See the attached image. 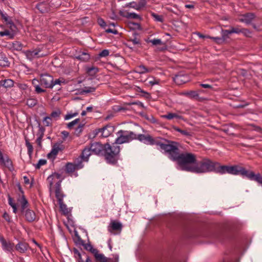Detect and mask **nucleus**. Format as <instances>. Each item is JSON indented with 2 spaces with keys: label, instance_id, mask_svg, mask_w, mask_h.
Returning a JSON list of instances; mask_svg holds the SVG:
<instances>
[{
  "label": "nucleus",
  "instance_id": "1",
  "mask_svg": "<svg viewBox=\"0 0 262 262\" xmlns=\"http://www.w3.org/2000/svg\"><path fill=\"white\" fill-rule=\"evenodd\" d=\"M166 142L170 148L164 152L168 154L171 159L178 162V169L193 172L196 163L194 155L188 152L179 154L178 143Z\"/></svg>",
  "mask_w": 262,
  "mask_h": 262
},
{
  "label": "nucleus",
  "instance_id": "2",
  "mask_svg": "<svg viewBox=\"0 0 262 262\" xmlns=\"http://www.w3.org/2000/svg\"><path fill=\"white\" fill-rule=\"evenodd\" d=\"M235 168L234 165H221L219 162L206 159L200 162L196 163L193 172L200 173L213 171L220 174H232L236 173Z\"/></svg>",
  "mask_w": 262,
  "mask_h": 262
},
{
  "label": "nucleus",
  "instance_id": "3",
  "mask_svg": "<svg viewBox=\"0 0 262 262\" xmlns=\"http://www.w3.org/2000/svg\"><path fill=\"white\" fill-rule=\"evenodd\" d=\"M93 154L95 155H103L108 163H115L120 152V147L113 144L111 145L106 143L104 145L99 143L95 142L91 144L89 147Z\"/></svg>",
  "mask_w": 262,
  "mask_h": 262
},
{
  "label": "nucleus",
  "instance_id": "4",
  "mask_svg": "<svg viewBox=\"0 0 262 262\" xmlns=\"http://www.w3.org/2000/svg\"><path fill=\"white\" fill-rule=\"evenodd\" d=\"M135 140H138L146 145H157L159 147L158 149L163 152H165L166 149L170 148L168 146V142L164 143L162 141L163 140L162 139L159 137L154 138L149 134H136Z\"/></svg>",
  "mask_w": 262,
  "mask_h": 262
},
{
  "label": "nucleus",
  "instance_id": "5",
  "mask_svg": "<svg viewBox=\"0 0 262 262\" xmlns=\"http://www.w3.org/2000/svg\"><path fill=\"white\" fill-rule=\"evenodd\" d=\"M235 170L237 171L236 174H232L233 175H238L241 174L242 176L246 177L251 181H254L258 184L262 186V176L259 173H254L252 171H248L243 167H239L237 165H234Z\"/></svg>",
  "mask_w": 262,
  "mask_h": 262
},
{
  "label": "nucleus",
  "instance_id": "6",
  "mask_svg": "<svg viewBox=\"0 0 262 262\" xmlns=\"http://www.w3.org/2000/svg\"><path fill=\"white\" fill-rule=\"evenodd\" d=\"M117 138L114 144H121L128 143L136 139V134L133 132L120 130L117 133Z\"/></svg>",
  "mask_w": 262,
  "mask_h": 262
},
{
  "label": "nucleus",
  "instance_id": "7",
  "mask_svg": "<svg viewBox=\"0 0 262 262\" xmlns=\"http://www.w3.org/2000/svg\"><path fill=\"white\" fill-rule=\"evenodd\" d=\"M47 181L49 184V190L52 191L54 186L55 188L61 186V175L58 173H53L48 177Z\"/></svg>",
  "mask_w": 262,
  "mask_h": 262
},
{
  "label": "nucleus",
  "instance_id": "8",
  "mask_svg": "<svg viewBox=\"0 0 262 262\" xmlns=\"http://www.w3.org/2000/svg\"><path fill=\"white\" fill-rule=\"evenodd\" d=\"M114 131V127L111 125H106L101 128L95 130V135L103 138L108 137Z\"/></svg>",
  "mask_w": 262,
  "mask_h": 262
},
{
  "label": "nucleus",
  "instance_id": "9",
  "mask_svg": "<svg viewBox=\"0 0 262 262\" xmlns=\"http://www.w3.org/2000/svg\"><path fill=\"white\" fill-rule=\"evenodd\" d=\"M64 148V146L62 142H56L54 143L51 151L48 154V158L50 159H55L58 152Z\"/></svg>",
  "mask_w": 262,
  "mask_h": 262
},
{
  "label": "nucleus",
  "instance_id": "10",
  "mask_svg": "<svg viewBox=\"0 0 262 262\" xmlns=\"http://www.w3.org/2000/svg\"><path fill=\"white\" fill-rule=\"evenodd\" d=\"M40 81L41 84L44 85L46 88L52 89L54 86L53 77L48 74H42L40 76Z\"/></svg>",
  "mask_w": 262,
  "mask_h": 262
},
{
  "label": "nucleus",
  "instance_id": "11",
  "mask_svg": "<svg viewBox=\"0 0 262 262\" xmlns=\"http://www.w3.org/2000/svg\"><path fill=\"white\" fill-rule=\"evenodd\" d=\"M0 243L2 244V248L4 251L6 253H12L13 251L14 245L10 241H6L5 238L0 235Z\"/></svg>",
  "mask_w": 262,
  "mask_h": 262
},
{
  "label": "nucleus",
  "instance_id": "12",
  "mask_svg": "<svg viewBox=\"0 0 262 262\" xmlns=\"http://www.w3.org/2000/svg\"><path fill=\"white\" fill-rule=\"evenodd\" d=\"M83 167L82 161H78L76 163H68L66 165V170L68 173H72L76 169H79Z\"/></svg>",
  "mask_w": 262,
  "mask_h": 262
},
{
  "label": "nucleus",
  "instance_id": "13",
  "mask_svg": "<svg viewBox=\"0 0 262 262\" xmlns=\"http://www.w3.org/2000/svg\"><path fill=\"white\" fill-rule=\"evenodd\" d=\"M40 50L36 49L31 51H28L26 53L27 58L29 60H32L36 58H39L45 55L40 54Z\"/></svg>",
  "mask_w": 262,
  "mask_h": 262
},
{
  "label": "nucleus",
  "instance_id": "14",
  "mask_svg": "<svg viewBox=\"0 0 262 262\" xmlns=\"http://www.w3.org/2000/svg\"><path fill=\"white\" fill-rule=\"evenodd\" d=\"M15 248L16 251L21 253H24L28 249H31L28 243L23 242H19Z\"/></svg>",
  "mask_w": 262,
  "mask_h": 262
},
{
  "label": "nucleus",
  "instance_id": "15",
  "mask_svg": "<svg viewBox=\"0 0 262 262\" xmlns=\"http://www.w3.org/2000/svg\"><path fill=\"white\" fill-rule=\"evenodd\" d=\"M254 18L255 15L253 13H247L242 15L239 18V20L246 25H249L251 23Z\"/></svg>",
  "mask_w": 262,
  "mask_h": 262
},
{
  "label": "nucleus",
  "instance_id": "16",
  "mask_svg": "<svg viewBox=\"0 0 262 262\" xmlns=\"http://www.w3.org/2000/svg\"><path fill=\"white\" fill-rule=\"evenodd\" d=\"M73 252L74 257L77 262H81V261L85 260V258H86V256H88L85 252H82L81 253L78 249L75 248L73 249Z\"/></svg>",
  "mask_w": 262,
  "mask_h": 262
},
{
  "label": "nucleus",
  "instance_id": "17",
  "mask_svg": "<svg viewBox=\"0 0 262 262\" xmlns=\"http://www.w3.org/2000/svg\"><path fill=\"white\" fill-rule=\"evenodd\" d=\"M173 80L177 84L181 85L188 80V77L183 74H179L173 77Z\"/></svg>",
  "mask_w": 262,
  "mask_h": 262
},
{
  "label": "nucleus",
  "instance_id": "18",
  "mask_svg": "<svg viewBox=\"0 0 262 262\" xmlns=\"http://www.w3.org/2000/svg\"><path fill=\"white\" fill-rule=\"evenodd\" d=\"M36 8L39 10L41 13L48 12L50 9V5L47 2H42L38 3L36 5Z\"/></svg>",
  "mask_w": 262,
  "mask_h": 262
},
{
  "label": "nucleus",
  "instance_id": "19",
  "mask_svg": "<svg viewBox=\"0 0 262 262\" xmlns=\"http://www.w3.org/2000/svg\"><path fill=\"white\" fill-rule=\"evenodd\" d=\"M90 252H91L94 256L96 259L98 261L101 262L105 257L104 256L103 254L99 253L98 250L92 247V248H90L89 250Z\"/></svg>",
  "mask_w": 262,
  "mask_h": 262
},
{
  "label": "nucleus",
  "instance_id": "20",
  "mask_svg": "<svg viewBox=\"0 0 262 262\" xmlns=\"http://www.w3.org/2000/svg\"><path fill=\"white\" fill-rule=\"evenodd\" d=\"M92 154V152L90 147H85L82 150L81 155L80 156V158L81 159L80 161L83 160V161L88 162L89 160V158Z\"/></svg>",
  "mask_w": 262,
  "mask_h": 262
},
{
  "label": "nucleus",
  "instance_id": "21",
  "mask_svg": "<svg viewBox=\"0 0 262 262\" xmlns=\"http://www.w3.org/2000/svg\"><path fill=\"white\" fill-rule=\"evenodd\" d=\"M161 117L163 119H166L167 120H171L174 118L177 119L182 120L183 119L182 116L179 115L177 113H168L165 115H163L161 116Z\"/></svg>",
  "mask_w": 262,
  "mask_h": 262
},
{
  "label": "nucleus",
  "instance_id": "22",
  "mask_svg": "<svg viewBox=\"0 0 262 262\" xmlns=\"http://www.w3.org/2000/svg\"><path fill=\"white\" fill-rule=\"evenodd\" d=\"M152 71V69H147L143 65H140L138 66L135 70V72L143 74L147 73H149Z\"/></svg>",
  "mask_w": 262,
  "mask_h": 262
},
{
  "label": "nucleus",
  "instance_id": "23",
  "mask_svg": "<svg viewBox=\"0 0 262 262\" xmlns=\"http://www.w3.org/2000/svg\"><path fill=\"white\" fill-rule=\"evenodd\" d=\"M25 215L27 220L29 222H33L35 219V214L34 212L31 210H26Z\"/></svg>",
  "mask_w": 262,
  "mask_h": 262
},
{
  "label": "nucleus",
  "instance_id": "24",
  "mask_svg": "<svg viewBox=\"0 0 262 262\" xmlns=\"http://www.w3.org/2000/svg\"><path fill=\"white\" fill-rule=\"evenodd\" d=\"M89 54L84 52H80L79 54L76 56V58L83 61H86L90 59Z\"/></svg>",
  "mask_w": 262,
  "mask_h": 262
},
{
  "label": "nucleus",
  "instance_id": "25",
  "mask_svg": "<svg viewBox=\"0 0 262 262\" xmlns=\"http://www.w3.org/2000/svg\"><path fill=\"white\" fill-rule=\"evenodd\" d=\"M9 64L10 62L6 56L3 54H0V66L6 67Z\"/></svg>",
  "mask_w": 262,
  "mask_h": 262
},
{
  "label": "nucleus",
  "instance_id": "26",
  "mask_svg": "<svg viewBox=\"0 0 262 262\" xmlns=\"http://www.w3.org/2000/svg\"><path fill=\"white\" fill-rule=\"evenodd\" d=\"M0 84L6 88H11L13 86L14 81L10 79H7L0 81Z\"/></svg>",
  "mask_w": 262,
  "mask_h": 262
},
{
  "label": "nucleus",
  "instance_id": "27",
  "mask_svg": "<svg viewBox=\"0 0 262 262\" xmlns=\"http://www.w3.org/2000/svg\"><path fill=\"white\" fill-rule=\"evenodd\" d=\"M55 193L58 201H60L61 200H63L65 196L61 191V186L55 188Z\"/></svg>",
  "mask_w": 262,
  "mask_h": 262
},
{
  "label": "nucleus",
  "instance_id": "28",
  "mask_svg": "<svg viewBox=\"0 0 262 262\" xmlns=\"http://www.w3.org/2000/svg\"><path fill=\"white\" fill-rule=\"evenodd\" d=\"M0 162L5 165V166H9L11 165V162L8 158L6 157L5 158L3 156V154L0 150Z\"/></svg>",
  "mask_w": 262,
  "mask_h": 262
},
{
  "label": "nucleus",
  "instance_id": "29",
  "mask_svg": "<svg viewBox=\"0 0 262 262\" xmlns=\"http://www.w3.org/2000/svg\"><path fill=\"white\" fill-rule=\"evenodd\" d=\"M58 202L61 211H62L63 214H67L69 213L67 205L63 203V200H61L60 201H58Z\"/></svg>",
  "mask_w": 262,
  "mask_h": 262
},
{
  "label": "nucleus",
  "instance_id": "30",
  "mask_svg": "<svg viewBox=\"0 0 262 262\" xmlns=\"http://www.w3.org/2000/svg\"><path fill=\"white\" fill-rule=\"evenodd\" d=\"M25 144L28 149V154L29 156L31 157L33 151V147L30 143L29 139L26 138H25Z\"/></svg>",
  "mask_w": 262,
  "mask_h": 262
},
{
  "label": "nucleus",
  "instance_id": "31",
  "mask_svg": "<svg viewBox=\"0 0 262 262\" xmlns=\"http://www.w3.org/2000/svg\"><path fill=\"white\" fill-rule=\"evenodd\" d=\"M111 227L114 230H121L122 226L120 223L114 221L111 223Z\"/></svg>",
  "mask_w": 262,
  "mask_h": 262
},
{
  "label": "nucleus",
  "instance_id": "32",
  "mask_svg": "<svg viewBox=\"0 0 262 262\" xmlns=\"http://www.w3.org/2000/svg\"><path fill=\"white\" fill-rule=\"evenodd\" d=\"M23 47V45L19 41H14L12 43V48L16 51H20Z\"/></svg>",
  "mask_w": 262,
  "mask_h": 262
},
{
  "label": "nucleus",
  "instance_id": "33",
  "mask_svg": "<svg viewBox=\"0 0 262 262\" xmlns=\"http://www.w3.org/2000/svg\"><path fill=\"white\" fill-rule=\"evenodd\" d=\"M20 202L21 204L22 211H24V210L27 208L28 204L27 200L25 199L24 195H22L20 200Z\"/></svg>",
  "mask_w": 262,
  "mask_h": 262
},
{
  "label": "nucleus",
  "instance_id": "34",
  "mask_svg": "<svg viewBox=\"0 0 262 262\" xmlns=\"http://www.w3.org/2000/svg\"><path fill=\"white\" fill-rule=\"evenodd\" d=\"M151 16L154 18L155 20L157 22L162 23L164 21L163 17L162 15H158L154 12H151Z\"/></svg>",
  "mask_w": 262,
  "mask_h": 262
},
{
  "label": "nucleus",
  "instance_id": "35",
  "mask_svg": "<svg viewBox=\"0 0 262 262\" xmlns=\"http://www.w3.org/2000/svg\"><path fill=\"white\" fill-rule=\"evenodd\" d=\"M8 204L13 208V212L15 213L17 211V207L16 204L13 202L12 198L9 196L8 198Z\"/></svg>",
  "mask_w": 262,
  "mask_h": 262
},
{
  "label": "nucleus",
  "instance_id": "36",
  "mask_svg": "<svg viewBox=\"0 0 262 262\" xmlns=\"http://www.w3.org/2000/svg\"><path fill=\"white\" fill-rule=\"evenodd\" d=\"M1 15L2 18L7 22H8L9 24H10V27L12 28V27H15V26L14 24L12 22L11 20L9 18V17L8 16L7 14H4L3 12H1Z\"/></svg>",
  "mask_w": 262,
  "mask_h": 262
},
{
  "label": "nucleus",
  "instance_id": "37",
  "mask_svg": "<svg viewBox=\"0 0 262 262\" xmlns=\"http://www.w3.org/2000/svg\"><path fill=\"white\" fill-rule=\"evenodd\" d=\"M222 38L223 40H225L229 38V35L231 34L230 30H222L221 31Z\"/></svg>",
  "mask_w": 262,
  "mask_h": 262
},
{
  "label": "nucleus",
  "instance_id": "38",
  "mask_svg": "<svg viewBox=\"0 0 262 262\" xmlns=\"http://www.w3.org/2000/svg\"><path fill=\"white\" fill-rule=\"evenodd\" d=\"M96 88L92 86L84 87L81 91L82 94H87L95 92Z\"/></svg>",
  "mask_w": 262,
  "mask_h": 262
},
{
  "label": "nucleus",
  "instance_id": "39",
  "mask_svg": "<svg viewBox=\"0 0 262 262\" xmlns=\"http://www.w3.org/2000/svg\"><path fill=\"white\" fill-rule=\"evenodd\" d=\"M175 130H177V132L180 133L182 135H183L184 136L190 137L192 136V133L186 130H182L178 127L176 128Z\"/></svg>",
  "mask_w": 262,
  "mask_h": 262
},
{
  "label": "nucleus",
  "instance_id": "40",
  "mask_svg": "<svg viewBox=\"0 0 262 262\" xmlns=\"http://www.w3.org/2000/svg\"><path fill=\"white\" fill-rule=\"evenodd\" d=\"M37 103V100L34 98H29L27 100V105L29 107L34 106Z\"/></svg>",
  "mask_w": 262,
  "mask_h": 262
},
{
  "label": "nucleus",
  "instance_id": "41",
  "mask_svg": "<svg viewBox=\"0 0 262 262\" xmlns=\"http://www.w3.org/2000/svg\"><path fill=\"white\" fill-rule=\"evenodd\" d=\"M125 17L128 18H132L138 19H141V17L139 15L134 12L128 13L127 15L125 16Z\"/></svg>",
  "mask_w": 262,
  "mask_h": 262
},
{
  "label": "nucleus",
  "instance_id": "42",
  "mask_svg": "<svg viewBox=\"0 0 262 262\" xmlns=\"http://www.w3.org/2000/svg\"><path fill=\"white\" fill-rule=\"evenodd\" d=\"M125 7L132 8H133L136 10H138V11L139 10V7L137 5V4L135 2H132L130 3H127L125 4Z\"/></svg>",
  "mask_w": 262,
  "mask_h": 262
},
{
  "label": "nucleus",
  "instance_id": "43",
  "mask_svg": "<svg viewBox=\"0 0 262 262\" xmlns=\"http://www.w3.org/2000/svg\"><path fill=\"white\" fill-rule=\"evenodd\" d=\"M83 126H84L83 124H80L75 129V134L76 136H79L80 135V134L82 133V130H83Z\"/></svg>",
  "mask_w": 262,
  "mask_h": 262
},
{
  "label": "nucleus",
  "instance_id": "44",
  "mask_svg": "<svg viewBox=\"0 0 262 262\" xmlns=\"http://www.w3.org/2000/svg\"><path fill=\"white\" fill-rule=\"evenodd\" d=\"M78 115V112H75V113H68L67 115H66L64 116V120H69L74 117H76L77 116V115Z\"/></svg>",
  "mask_w": 262,
  "mask_h": 262
},
{
  "label": "nucleus",
  "instance_id": "45",
  "mask_svg": "<svg viewBox=\"0 0 262 262\" xmlns=\"http://www.w3.org/2000/svg\"><path fill=\"white\" fill-rule=\"evenodd\" d=\"M241 30L242 28H239V27H231L230 29V33L231 34L232 33H235V34H240L241 33Z\"/></svg>",
  "mask_w": 262,
  "mask_h": 262
},
{
  "label": "nucleus",
  "instance_id": "46",
  "mask_svg": "<svg viewBox=\"0 0 262 262\" xmlns=\"http://www.w3.org/2000/svg\"><path fill=\"white\" fill-rule=\"evenodd\" d=\"M43 124L46 126H49L51 125V118L50 117H46L43 119Z\"/></svg>",
  "mask_w": 262,
  "mask_h": 262
},
{
  "label": "nucleus",
  "instance_id": "47",
  "mask_svg": "<svg viewBox=\"0 0 262 262\" xmlns=\"http://www.w3.org/2000/svg\"><path fill=\"white\" fill-rule=\"evenodd\" d=\"M149 42H151L153 45L157 46L162 44V41L160 39L154 38L150 40Z\"/></svg>",
  "mask_w": 262,
  "mask_h": 262
},
{
  "label": "nucleus",
  "instance_id": "48",
  "mask_svg": "<svg viewBox=\"0 0 262 262\" xmlns=\"http://www.w3.org/2000/svg\"><path fill=\"white\" fill-rule=\"evenodd\" d=\"M80 121V119L77 118V119H75L74 120L69 122L67 124V127L69 128H72L73 126H74V125H75L76 124H78V122H79Z\"/></svg>",
  "mask_w": 262,
  "mask_h": 262
},
{
  "label": "nucleus",
  "instance_id": "49",
  "mask_svg": "<svg viewBox=\"0 0 262 262\" xmlns=\"http://www.w3.org/2000/svg\"><path fill=\"white\" fill-rule=\"evenodd\" d=\"M53 84L54 86L55 85H61L62 83H65V81L63 78H58L56 79L55 80H53Z\"/></svg>",
  "mask_w": 262,
  "mask_h": 262
},
{
  "label": "nucleus",
  "instance_id": "50",
  "mask_svg": "<svg viewBox=\"0 0 262 262\" xmlns=\"http://www.w3.org/2000/svg\"><path fill=\"white\" fill-rule=\"evenodd\" d=\"M60 114L61 112L60 110L55 111L52 112L51 117L53 118L57 119L59 117Z\"/></svg>",
  "mask_w": 262,
  "mask_h": 262
},
{
  "label": "nucleus",
  "instance_id": "51",
  "mask_svg": "<svg viewBox=\"0 0 262 262\" xmlns=\"http://www.w3.org/2000/svg\"><path fill=\"white\" fill-rule=\"evenodd\" d=\"M47 163L46 160L44 159H40L38 163L35 165V168L37 169H39L41 166L45 165Z\"/></svg>",
  "mask_w": 262,
  "mask_h": 262
},
{
  "label": "nucleus",
  "instance_id": "52",
  "mask_svg": "<svg viewBox=\"0 0 262 262\" xmlns=\"http://www.w3.org/2000/svg\"><path fill=\"white\" fill-rule=\"evenodd\" d=\"M241 33L243 34L246 37H249L251 34V32L249 30L245 28H242Z\"/></svg>",
  "mask_w": 262,
  "mask_h": 262
},
{
  "label": "nucleus",
  "instance_id": "53",
  "mask_svg": "<svg viewBox=\"0 0 262 262\" xmlns=\"http://www.w3.org/2000/svg\"><path fill=\"white\" fill-rule=\"evenodd\" d=\"M146 0H140V2L137 4L139 10L144 7L146 6Z\"/></svg>",
  "mask_w": 262,
  "mask_h": 262
},
{
  "label": "nucleus",
  "instance_id": "54",
  "mask_svg": "<svg viewBox=\"0 0 262 262\" xmlns=\"http://www.w3.org/2000/svg\"><path fill=\"white\" fill-rule=\"evenodd\" d=\"M109 55V51L107 50H102L99 54V56L101 57H105Z\"/></svg>",
  "mask_w": 262,
  "mask_h": 262
},
{
  "label": "nucleus",
  "instance_id": "55",
  "mask_svg": "<svg viewBox=\"0 0 262 262\" xmlns=\"http://www.w3.org/2000/svg\"><path fill=\"white\" fill-rule=\"evenodd\" d=\"M105 32L107 33H112L114 34H117L118 31L115 29L107 28L105 29Z\"/></svg>",
  "mask_w": 262,
  "mask_h": 262
},
{
  "label": "nucleus",
  "instance_id": "56",
  "mask_svg": "<svg viewBox=\"0 0 262 262\" xmlns=\"http://www.w3.org/2000/svg\"><path fill=\"white\" fill-rule=\"evenodd\" d=\"M43 137V134L40 135L36 139V142L38 146L39 147H41V142H42V139Z\"/></svg>",
  "mask_w": 262,
  "mask_h": 262
},
{
  "label": "nucleus",
  "instance_id": "57",
  "mask_svg": "<svg viewBox=\"0 0 262 262\" xmlns=\"http://www.w3.org/2000/svg\"><path fill=\"white\" fill-rule=\"evenodd\" d=\"M159 83V80L156 79L154 78H152L151 80L148 81V83L151 85H154L156 84H158Z\"/></svg>",
  "mask_w": 262,
  "mask_h": 262
},
{
  "label": "nucleus",
  "instance_id": "58",
  "mask_svg": "<svg viewBox=\"0 0 262 262\" xmlns=\"http://www.w3.org/2000/svg\"><path fill=\"white\" fill-rule=\"evenodd\" d=\"M87 72L91 73V72H93L94 74L98 72V70L97 68L92 67H89L86 69Z\"/></svg>",
  "mask_w": 262,
  "mask_h": 262
},
{
  "label": "nucleus",
  "instance_id": "59",
  "mask_svg": "<svg viewBox=\"0 0 262 262\" xmlns=\"http://www.w3.org/2000/svg\"><path fill=\"white\" fill-rule=\"evenodd\" d=\"M35 92L37 93H40L45 92L46 91L45 90L41 89L38 85H35Z\"/></svg>",
  "mask_w": 262,
  "mask_h": 262
},
{
  "label": "nucleus",
  "instance_id": "60",
  "mask_svg": "<svg viewBox=\"0 0 262 262\" xmlns=\"http://www.w3.org/2000/svg\"><path fill=\"white\" fill-rule=\"evenodd\" d=\"M187 95L190 96L191 98H194L198 96V94L195 91H190L187 93Z\"/></svg>",
  "mask_w": 262,
  "mask_h": 262
},
{
  "label": "nucleus",
  "instance_id": "61",
  "mask_svg": "<svg viewBox=\"0 0 262 262\" xmlns=\"http://www.w3.org/2000/svg\"><path fill=\"white\" fill-rule=\"evenodd\" d=\"M82 245L84 249L87 251H89L90 249L92 248V247H93V246L90 243L82 244Z\"/></svg>",
  "mask_w": 262,
  "mask_h": 262
},
{
  "label": "nucleus",
  "instance_id": "62",
  "mask_svg": "<svg viewBox=\"0 0 262 262\" xmlns=\"http://www.w3.org/2000/svg\"><path fill=\"white\" fill-rule=\"evenodd\" d=\"M98 24H99V25L100 26L104 27L106 26V23L103 19L99 18V19H98Z\"/></svg>",
  "mask_w": 262,
  "mask_h": 262
},
{
  "label": "nucleus",
  "instance_id": "63",
  "mask_svg": "<svg viewBox=\"0 0 262 262\" xmlns=\"http://www.w3.org/2000/svg\"><path fill=\"white\" fill-rule=\"evenodd\" d=\"M61 135L62 136L63 139L65 140V139L69 136V133L67 131L63 130L61 132Z\"/></svg>",
  "mask_w": 262,
  "mask_h": 262
},
{
  "label": "nucleus",
  "instance_id": "64",
  "mask_svg": "<svg viewBox=\"0 0 262 262\" xmlns=\"http://www.w3.org/2000/svg\"><path fill=\"white\" fill-rule=\"evenodd\" d=\"M10 34V32L8 30H5L4 31H1L0 32V36H4L9 35Z\"/></svg>",
  "mask_w": 262,
  "mask_h": 262
}]
</instances>
